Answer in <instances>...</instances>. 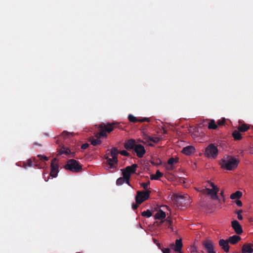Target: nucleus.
<instances>
[{
    "label": "nucleus",
    "mask_w": 253,
    "mask_h": 253,
    "mask_svg": "<svg viewBox=\"0 0 253 253\" xmlns=\"http://www.w3.org/2000/svg\"><path fill=\"white\" fill-rule=\"evenodd\" d=\"M141 215L143 216L150 217L152 215V212L151 211H150L149 210H147L146 211H143V212H142Z\"/></svg>",
    "instance_id": "nucleus-31"
},
{
    "label": "nucleus",
    "mask_w": 253,
    "mask_h": 253,
    "mask_svg": "<svg viewBox=\"0 0 253 253\" xmlns=\"http://www.w3.org/2000/svg\"><path fill=\"white\" fill-rule=\"evenodd\" d=\"M62 136H63L64 137H69L70 135H72L73 136V134L72 133H70L69 132H68L67 131H64L62 133Z\"/></svg>",
    "instance_id": "nucleus-36"
},
{
    "label": "nucleus",
    "mask_w": 253,
    "mask_h": 253,
    "mask_svg": "<svg viewBox=\"0 0 253 253\" xmlns=\"http://www.w3.org/2000/svg\"><path fill=\"white\" fill-rule=\"evenodd\" d=\"M105 159L107 160L108 164L110 166V168L111 169H115L116 168V166L115 164H117L118 163V158H117V160H114L113 159V157L112 158H110L108 157H106Z\"/></svg>",
    "instance_id": "nucleus-18"
},
{
    "label": "nucleus",
    "mask_w": 253,
    "mask_h": 253,
    "mask_svg": "<svg viewBox=\"0 0 253 253\" xmlns=\"http://www.w3.org/2000/svg\"><path fill=\"white\" fill-rule=\"evenodd\" d=\"M88 146H89L88 144L87 143H85L83 144L81 146V148L83 149H85L88 147Z\"/></svg>",
    "instance_id": "nucleus-45"
},
{
    "label": "nucleus",
    "mask_w": 253,
    "mask_h": 253,
    "mask_svg": "<svg viewBox=\"0 0 253 253\" xmlns=\"http://www.w3.org/2000/svg\"><path fill=\"white\" fill-rule=\"evenodd\" d=\"M125 182L127 184H128L129 186H130V187H132V186L131 185L130 182H129V180H130V178H125Z\"/></svg>",
    "instance_id": "nucleus-50"
},
{
    "label": "nucleus",
    "mask_w": 253,
    "mask_h": 253,
    "mask_svg": "<svg viewBox=\"0 0 253 253\" xmlns=\"http://www.w3.org/2000/svg\"><path fill=\"white\" fill-rule=\"evenodd\" d=\"M136 144L135 140L130 139L125 143L124 147L127 150H133Z\"/></svg>",
    "instance_id": "nucleus-11"
},
{
    "label": "nucleus",
    "mask_w": 253,
    "mask_h": 253,
    "mask_svg": "<svg viewBox=\"0 0 253 253\" xmlns=\"http://www.w3.org/2000/svg\"><path fill=\"white\" fill-rule=\"evenodd\" d=\"M163 175V174L159 170H157L155 174L151 175L150 178L151 180H158L159 178L162 177Z\"/></svg>",
    "instance_id": "nucleus-25"
},
{
    "label": "nucleus",
    "mask_w": 253,
    "mask_h": 253,
    "mask_svg": "<svg viewBox=\"0 0 253 253\" xmlns=\"http://www.w3.org/2000/svg\"><path fill=\"white\" fill-rule=\"evenodd\" d=\"M136 155L139 158H142L145 154L146 151L144 147L141 144H136L133 149Z\"/></svg>",
    "instance_id": "nucleus-8"
},
{
    "label": "nucleus",
    "mask_w": 253,
    "mask_h": 253,
    "mask_svg": "<svg viewBox=\"0 0 253 253\" xmlns=\"http://www.w3.org/2000/svg\"><path fill=\"white\" fill-rule=\"evenodd\" d=\"M27 165L29 167H32L33 166V162L31 160L29 159L27 161Z\"/></svg>",
    "instance_id": "nucleus-49"
},
{
    "label": "nucleus",
    "mask_w": 253,
    "mask_h": 253,
    "mask_svg": "<svg viewBox=\"0 0 253 253\" xmlns=\"http://www.w3.org/2000/svg\"><path fill=\"white\" fill-rule=\"evenodd\" d=\"M167 169L168 170H172L174 169V167L173 165H169L167 166Z\"/></svg>",
    "instance_id": "nucleus-48"
},
{
    "label": "nucleus",
    "mask_w": 253,
    "mask_h": 253,
    "mask_svg": "<svg viewBox=\"0 0 253 253\" xmlns=\"http://www.w3.org/2000/svg\"><path fill=\"white\" fill-rule=\"evenodd\" d=\"M166 213L162 210H160L155 215V218L159 220H162L166 217Z\"/></svg>",
    "instance_id": "nucleus-21"
},
{
    "label": "nucleus",
    "mask_w": 253,
    "mask_h": 253,
    "mask_svg": "<svg viewBox=\"0 0 253 253\" xmlns=\"http://www.w3.org/2000/svg\"><path fill=\"white\" fill-rule=\"evenodd\" d=\"M62 154H66V155H71V157H74L75 155V152H72L70 149L67 147L63 146L61 148L58 150V154L57 156Z\"/></svg>",
    "instance_id": "nucleus-9"
},
{
    "label": "nucleus",
    "mask_w": 253,
    "mask_h": 253,
    "mask_svg": "<svg viewBox=\"0 0 253 253\" xmlns=\"http://www.w3.org/2000/svg\"><path fill=\"white\" fill-rule=\"evenodd\" d=\"M139 205L140 204H137V203H136V204H133L132 205V208L134 210H136Z\"/></svg>",
    "instance_id": "nucleus-46"
},
{
    "label": "nucleus",
    "mask_w": 253,
    "mask_h": 253,
    "mask_svg": "<svg viewBox=\"0 0 253 253\" xmlns=\"http://www.w3.org/2000/svg\"><path fill=\"white\" fill-rule=\"evenodd\" d=\"M207 188H205L202 189L201 190H199L198 189H197V190L200 192L201 193H202L203 194H207L208 190H207Z\"/></svg>",
    "instance_id": "nucleus-44"
},
{
    "label": "nucleus",
    "mask_w": 253,
    "mask_h": 253,
    "mask_svg": "<svg viewBox=\"0 0 253 253\" xmlns=\"http://www.w3.org/2000/svg\"><path fill=\"white\" fill-rule=\"evenodd\" d=\"M167 131L166 130H164V133H167Z\"/></svg>",
    "instance_id": "nucleus-53"
},
{
    "label": "nucleus",
    "mask_w": 253,
    "mask_h": 253,
    "mask_svg": "<svg viewBox=\"0 0 253 253\" xmlns=\"http://www.w3.org/2000/svg\"><path fill=\"white\" fill-rule=\"evenodd\" d=\"M235 203H236V204L238 206V207H242V205H243V204H242V202L241 200H240L239 199H237L235 201Z\"/></svg>",
    "instance_id": "nucleus-42"
},
{
    "label": "nucleus",
    "mask_w": 253,
    "mask_h": 253,
    "mask_svg": "<svg viewBox=\"0 0 253 253\" xmlns=\"http://www.w3.org/2000/svg\"><path fill=\"white\" fill-rule=\"evenodd\" d=\"M231 226L236 234H241L243 233L242 226L238 221L235 220L232 221Z\"/></svg>",
    "instance_id": "nucleus-10"
},
{
    "label": "nucleus",
    "mask_w": 253,
    "mask_h": 253,
    "mask_svg": "<svg viewBox=\"0 0 253 253\" xmlns=\"http://www.w3.org/2000/svg\"><path fill=\"white\" fill-rule=\"evenodd\" d=\"M219 245L225 252L228 253L229 251V242L228 240L220 239L219 241Z\"/></svg>",
    "instance_id": "nucleus-12"
},
{
    "label": "nucleus",
    "mask_w": 253,
    "mask_h": 253,
    "mask_svg": "<svg viewBox=\"0 0 253 253\" xmlns=\"http://www.w3.org/2000/svg\"><path fill=\"white\" fill-rule=\"evenodd\" d=\"M90 141L91 143V144L93 146H97L101 144V141L100 140V139L98 137L97 138L95 139L94 138H91L90 139Z\"/></svg>",
    "instance_id": "nucleus-28"
},
{
    "label": "nucleus",
    "mask_w": 253,
    "mask_h": 253,
    "mask_svg": "<svg viewBox=\"0 0 253 253\" xmlns=\"http://www.w3.org/2000/svg\"><path fill=\"white\" fill-rule=\"evenodd\" d=\"M162 251L163 252V253H170V250L169 248H164Z\"/></svg>",
    "instance_id": "nucleus-47"
},
{
    "label": "nucleus",
    "mask_w": 253,
    "mask_h": 253,
    "mask_svg": "<svg viewBox=\"0 0 253 253\" xmlns=\"http://www.w3.org/2000/svg\"><path fill=\"white\" fill-rule=\"evenodd\" d=\"M253 245L251 244H245L242 248V253H252L253 252V249L252 248Z\"/></svg>",
    "instance_id": "nucleus-15"
},
{
    "label": "nucleus",
    "mask_w": 253,
    "mask_h": 253,
    "mask_svg": "<svg viewBox=\"0 0 253 253\" xmlns=\"http://www.w3.org/2000/svg\"><path fill=\"white\" fill-rule=\"evenodd\" d=\"M98 127L100 129V131L97 133L95 136L100 139L101 137H106L107 136L106 132L110 133L115 127H119V124L114 123L105 125L104 123H102L98 125Z\"/></svg>",
    "instance_id": "nucleus-2"
},
{
    "label": "nucleus",
    "mask_w": 253,
    "mask_h": 253,
    "mask_svg": "<svg viewBox=\"0 0 253 253\" xmlns=\"http://www.w3.org/2000/svg\"><path fill=\"white\" fill-rule=\"evenodd\" d=\"M120 153L117 148L113 147L112 148L110 153V156L113 157V159L117 160V155Z\"/></svg>",
    "instance_id": "nucleus-27"
},
{
    "label": "nucleus",
    "mask_w": 253,
    "mask_h": 253,
    "mask_svg": "<svg viewBox=\"0 0 253 253\" xmlns=\"http://www.w3.org/2000/svg\"><path fill=\"white\" fill-rule=\"evenodd\" d=\"M59 165L57 163V159L53 158L51 163V169L58 170Z\"/></svg>",
    "instance_id": "nucleus-26"
},
{
    "label": "nucleus",
    "mask_w": 253,
    "mask_h": 253,
    "mask_svg": "<svg viewBox=\"0 0 253 253\" xmlns=\"http://www.w3.org/2000/svg\"><path fill=\"white\" fill-rule=\"evenodd\" d=\"M202 245L208 253H216L214 251L213 243L211 240H205Z\"/></svg>",
    "instance_id": "nucleus-7"
},
{
    "label": "nucleus",
    "mask_w": 253,
    "mask_h": 253,
    "mask_svg": "<svg viewBox=\"0 0 253 253\" xmlns=\"http://www.w3.org/2000/svg\"><path fill=\"white\" fill-rule=\"evenodd\" d=\"M64 168L66 169L74 172H79L82 170V166L80 164L79 161L74 159L68 160Z\"/></svg>",
    "instance_id": "nucleus-3"
},
{
    "label": "nucleus",
    "mask_w": 253,
    "mask_h": 253,
    "mask_svg": "<svg viewBox=\"0 0 253 253\" xmlns=\"http://www.w3.org/2000/svg\"><path fill=\"white\" fill-rule=\"evenodd\" d=\"M150 146H153L152 144H149Z\"/></svg>",
    "instance_id": "nucleus-54"
},
{
    "label": "nucleus",
    "mask_w": 253,
    "mask_h": 253,
    "mask_svg": "<svg viewBox=\"0 0 253 253\" xmlns=\"http://www.w3.org/2000/svg\"><path fill=\"white\" fill-rule=\"evenodd\" d=\"M150 184V182L148 181V182L146 183H140V185L141 187H142L144 189L147 190L148 186Z\"/></svg>",
    "instance_id": "nucleus-37"
},
{
    "label": "nucleus",
    "mask_w": 253,
    "mask_h": 253,
    "mask_svg": "<svg viewBox=\"0 0 253 253\" xmlns=\"http://www.w3.org/2000/svg\"><path fill=\"white\" fill-rule=\"evenodd\" d=\"M128 119L129 122L133 123L139 122V119L136 118L135 117H134L133 115H132L131 114H129L128 116Z\"/></svg>",
    "instance_id": "nucleus-30"
},
{
    "label": "nucleus",
    "mask_w": 253,
    "mask_h": 253,
    "mask_svg": "<svg viewBox=\"0 0 253 253\" xmlns=\"http://www.w3.org/2000/svg\"><path fill=\"white\" fill-rule=\"evenodd\" d=\"M240 160L233 156H229L222 160L221 167L228 170L235 169L238 166Z\"/></svg>",
    "instance_id": "nucleus-1"
},
{
    "label": "nucleus",
    "mask_w": 253,
    "mask_h": 253,
    "mask_svg": "<svg viewBox=\"0 0 253 253\" xmlns=\"http://www.w3.org/2000/svg\"><path fill=\"white\" fill-rule=\"evenodd\" d=\"M150 121V119L148 118H143L142 119H139V122L142 123V122H149Z\"/></svg>",
    "instance_id": "nucleus-39"
},
{
    "label": "nucleus",
    "mask_w": 253,
    "mask_h": 253,
    "mask_svg": "<svg viewBox=\"0 0 253 253\" xmlns=\"http://www.w3.org/2000/svg\"><path fill=\"white\" fill-rule=\"evenodd\" d=\"M151 193V191H138L135 197L136 203L138 204H141L144 201L148 199Z\"/></svg>",
    "instance_id": "nucleus-5"
},
{
    "label": "nucleus",
    "mask_w": 253,
    "mask_h": 253,
    "mask_svg": "<svg viewBox=\"0 0 253 253\" xmlns=\"http://www.w3.org/2000/svg\"><path fill=\"white\" fill-rule=\"evenodd\" d=\"M125 182V179L124 177L119 178L116 181L117 185H121Z\"/></svg>",
    "instance_id": "nucleus-32"
},
{
    "label": "nucleus",
    "mask_w": 253,
    "mask_h": 253,
    "mask_svg": "<svg viewBox=\"0 0 253 253\" xmlns=\"http://www.w3.org/2000/svg\"><path fill=\"white\" fill-rule=\"evenodd\" d=\"M224 123H225V119H223L222 120H219L217 122V124L219 126H222L224 124Z\"/></svg>",
    "instance_id": "nucleus-41"
},
{
    "label": "nucleus",
    "mask_w": 253,
    "mask_h": 253,
    "mask_svg": "<svg viewBox=\"0 0 253 253\" xmlns=\"http://www.w3.org/2000/svg\"><path fill=\"white\" fill-rule=\"evenodd\" d=\"M218 150L213 144H210L206 148L205 155L209 158L215 159L218 155Z\"/></svg>",
    "instance_id": "nucleus-4"
},
{
    "label": "nucleus",
    "mask_w": 253,
    "mask_h": 253,
    "mask_svg": "<svg viewBox=\"0 0 253 253\" xmlns=\"http://www.w3.org/2000/svg\"><path fill=\"white\" fill-rule=\"evenodd\" d=\"M167 222H168L169 223V225H168V228H170V229H171L172 230H173V228L171 227L172 221L171 220H169L167 218Z\"/></svg>",
    "instance_id": "nucleus-43"
},
{
    "label": "nucleus",
    "mask_w": 253,
    "mask_h": 253,
    "mask_svg": "<svg viewBox=\"0 0 253 253\" xmlns=\"http://www.w3.org/2000/svg\"><path fill=\"white\" fill-rule=\"evenodd\" d=\"M179 159L178 158L171 157L168 161V165H173L178 162Z\"/></svg>",
    "instance_id": "nucleus-29"
},
{
    "label": "nucleus",
    "mask_w": 253,
    "mask_h": 253,
    "mask_svg": "<svg viewBox=\"0 0 253 253\" xmlns=\"http://www.w3.org/2000/svg\"><path fill=\"white\" fill-rule=\"evenodd\" d=\"M195 151V148L192 146H187L183 148L182 152L186 155H190L193 154Z\"/></svg>",
    "instance_id": "nucleus-14"
},
{
    "label": "nucleus",
    "mask_w": 253,
    "mask_h": 253,
    "mask_svg": "<svg viewBox=\"0 0 253 253\" xmlns=\"http://www.w3.org/2000/svg\"><path fill=\"white\" fill-rule=\"evenodd\" d=\"M137 167L138 165L136 164H134L130 166H127L125 169H121L123 177H124L125 178H130L131 175L136 172Z\"/></svg>",
    "instance_id": "nucleus-6"
},
{
    "label": "nucleus",
    "mask_w": 253,
    "mask_h": 253,
    "mask_svg": "<svg viewBox=\"0 0 253 253\" xmlns=\"http://www.w3.org/2000/svg\"><path fill=\"white\" fill-rule=\"evenodd\" d=\"M38 157H39L41 159V160L42 161H47L48 160V157L45 156H42V155H38Z\"/></svg>",
    "instance_id": "nucleus-40"
},
{
    "label": "nucleus",
    "mask_w": 253,
    "mask_h": 253,
    "mask_svg": "<svg viewBox=\"0 0 253 253\" xmlns=\"http://www.w3.org/2000/svg\"><path fill=\"white\" fill-rule=\"evenodd\" d=\"M243 211L242 210H239L235 212L237 214V218L239 220H241L243 219V216L241 215Z\"/></svg>",
    "instance_id": "nucleus-34"
},
{
    "label": "nucleus",
    "mask_w": 253,
    "mask_h": 253,
    "mask_svg": "<svg viewBox=\"0 0 253 253\" xmlns=\"http://www.w3.org/2000/svg\"><path fill=\"white\" fill-rule=\"evenodd\" d=\"M59 172V170H52L51 169V171L50 173V175L53 177H56Z\"/></svg>",
    "instance_id": "nucleus-35"
},
{
    "label": "nucleus",
    "mask_w": 253,
    "mask_h": 253,
    "mask_svg": "<svg viewBox=\"0 0 253 253\" xmlns=\"http://www.w3.org/2000/svg\"><path fill=\"white\" fill-rule=\"evenodd\" d=\"M44 180H45V181H48V179H49V177H48V179H46L45 178V177L44 176Z\"/></svg>",
    "instance_id": "nucleus-52"
},
{
    "label": "nucleus",
    "mask_w": 253,
    "mask_h": 253,
    "mask_svg": "<svg viewBox=\"0 0 253 253\" xmlns=\"http://www.w3.org/2000/svg\"><path fill=\"white\" fill-rule=\"evenodd\" d=\"M206 123L208 124L209 129H216L217 128V125L214 120H211L209 122L207 121Z\"/></svg>",
    "instance_id": "nucleus-24"
},
{
    "label": "nucleus",
    "mask_w": 253,
    "mask_h": 253,
    "mask_svg": "<svg viewBox=\"0 0 253 253\" xmlns=\"http://www.w3.org/2000/svg\"><path fill=\"white\" fill-rule=\"evenodd\" d=\"M243 195V193L242 192L240 191H237L235 193H233L230 195V199H239L242 197Z\"/></svg>",
    "instance_id": "nucleus-20"
},
{
    "label": "nucleus",
    "mask_w": 253,
    "mask_h": 253,
    "mask_svg": "<svg viewBox=\"0 0 253 253\" xmlns=\"http://www.w3.org/2000/svg\"><path fill=\"white\" fill-rule=\"evenodd\" d=\"M143 135L144 139H145L146 141H152L155 143H158L161 139L160 138L158 137H152L144 133H143Z\"/></svg>",
    "instance_id": "nucleus-17"
},
{
    "label": "nucleus",
    "mask_w": 253,
    "mask_h": 253,
    "mask_svg": "<svg viewBox=\"0 0 253 253\" xmlns=\"http://www.w3.org/2000/svg\"><path fill=\"white\" fill-rule=\"evenodd\" d=\"M185 197L183 196H177V195H175L174 196V200L176 201V202H182L181 200H183L184 199Z\"/></svg>",
    "instance_id": "nucleus-33"
},
{
    "label": "nucleus",
    "mask_w": 253,
    "mask_h": 253,
    "mask_svg": "<svg viewBox=\"0 0 253 253\" xmlns=\"http://www.w3.org/2000/svg\"><path fill=\"white\" fill-rule=\"evenodd\" d=\"M171 248L174 247V251L176 252H180L182 247V243L181 239H176L175 241V245L171 244L170 245Z\"/></svg>",
    "instance_id": "nucleus-13"
},
{
    "label": "nucleus",
    "mask_w": 253,
    "mask_h": 253,
    "mask_svg": "<svg viewBox=\"0 0 253 253\" xmlns=\"http://www.w3.org/2000/svg\"><path fill=\"white\" fill-rule=\"evenodd\" d=\"M232 136L235 140H240L242 138L240 131L238 130H235L232 132Z\"/></svg>",
    "instance_id": "nucleus-23"
},
{
    "label": "nucleus",
    "mask_w": 253,
    "mask_h": 253,
    "mask_svg": "<svg viewBox=\"0 0 253 253\" xmlns=\"http://www.w3.org/2000/svg\"><path fill=\"white\" fill-rule=\"evenodd\" d=\"M206 190H208L207 194L211 196V197L212 198H214V199L217 198V194L219 191V189L218 188H215V189L212 188L211 189L208 188V189H207Z\"/></svg>",
    "instance_id": "nucleus-16"
},
{
    "label": "nucleus",
    "mask_w": 253,
    "mask_h": 253,
    "mask_svg": "<svg viewBox=\"0 0 253 253\" xmlns=\"http://www.w3.org/2000/svg\"><path fill=\"white\" fill-rule=\"evenodd\" d=\"M119 153L121 154L123 156H130L129 153H128L126 150L121 151Z\"/></svg>",
    "instance_id": "nucleus-38"
},
{
    "label": "nucleus",
    "mask_w": 253,
    "mask_h": 253,
    "mask_svg": "<svg viewBox=\"0 0 253 253\" xmlns=\"http://www.w3.org/2000/svg\"><path fill=\"white\" fill-rule=\"evenodd\" d=\"M250 127L249 125L244 123L238 127V130L240 132H244L247 131Z\"/></svg>",
    "instance_id": "nucleus-22"
},
{
    "label": "nucleus",
    "mask_w": 253,
    "mask_h": 253,
    "mask_svg": "<svg viewBox=\"0 0 253 253\" xmlns=\"http://www.w3.org/2000/svg\"><path fill=\"white\" fill-rule=\"evenodd\" d=\"M210 186L212 187V188H217V187L215 185H214V183L213 182H210Z\"/></svg>",
    "instance_id": "nucleus-51"
},
{
    "label": "nucleus",
    "mask_w": 253,
    "mask_h": 253,
    "mask_svg": "<svg viewBox=\"0 0 253 253\" xmlns=\"http://www.w3.org/2000/svg\"><path fill=\"white\" fill-rule=\"evenodd\" d=\"M241 240V237L238 235H233L232 236L230 237L228 241L229 243L231 244L234 245L236 244L237 242H238Z\"/></svg>",
    "instance_id": "nucleus-19"
}]
</instances>
